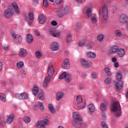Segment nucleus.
I'll list each match as a JSON object with an SVG mask.
<instances>
[{"label":"nucleus","instance_id":"49530a36","mask_svg":"<svg viewBox=\"0 0 128 128\" xmlns=\"http://www.w3.org/2000/svg\"><path fill=\"white\" fill-rule=\"evenodd\" d=\"M92 42H90L87 44V50H90L92 48Z\"/></svg>","mask_w":128,"mask_h":128},{"label":"nucleus","instance_id":"a19ab883","mask_svg":"<svg viewBox=\"0 0 128 128\" xmlns=\"http://www.w3.org/2000/svg\"><path fill=\"white\" fill-rule=\"evenodd\" d=\"M17 68H22L24 66V62H20L16 64Z\"/></svg>","mask_w":128,"mask_h":128},{"label":"nucleus","instance_id":"ddd939ff","mask_svg":"<svg viewBox=\"0 0 128 128\" xmlns=\"http://www.w3.org/2000/svg\"><path fill=\"white\" fill-rule=\"evenodd\" d=\"M124 49L120 48L117 51L116 56L118 58H122L124 56Z\"/></svg>","mask_w":128,"mask_h":128},{"label":"nucleus","instance_id":"09e8293b","mask_svg":"<svg viewBox=\"0 0 128 128\" xmlns=\"http://www.w3.org/2000/svg\"><path fill=\"white\" fill-rule=\"evenodd\" d=\"M43 5L44 8H48V0H44Z\"/></svg>","mask_w":128,"mask_h":128},{"label":"nucleus","instance_id":"412c9836","mask_svg":"<svg viewBox=\"0 0 128 128\" xmlns=\"http://www.w3.org/2000/svg\"><path fill=\"white\" fill-rule=\"evenodd\" d=\"M14 120V115L13 114H11L7 119L6 122L10 124H12L13 120Z\"/></svg>","mask_w":128,"mask_h":128},{"label":"nucleus","instance_id":"1a4fd4ad","mask_svg":"<svg viewBox=\"0 0 128 128\" xmlns=\"http://www.w3.org/2000/svg\"><path fill=\"white\" fill-rule=\"evenodd\" d=\"M11 36L15 40H16L18 44H20L22 42V37L21 36L16 35L14 33H12Z\"/></svg>","mask_w":128,"mask_h":128},{"label":"nucleus","instance_id":"393cba45","mask_svg":"<svg viewBox=\"0 0 128 128\" xmlns=\"http://www.w3.org/2000/svg\"><path fill=\"white\" fill-rule=\"evenodd\" d=\"M96 55L94 52H87V56H88L90 58H94Z\"/></svg>","mask_w":128,"mask_h":128},{"label":"nucleus","instance_id":"c85d7f7f","mask_svg":"<svg viewBox=\"0 0 128 128\" xmlns=\"http://www.w3.org/2000/svg\"><path fill=\"white\" fill-rule=\"evenodd\" d=\"M48 108L52 114H56V110H54V106L52 104H48Z\"/></svg>","mask_w":128,"mask_h":128},{"label":"nucleus","instance_id":"9d476101","mask_svg":"<svg viewBox=\"0 0 128 128\" xmlns=\"http://www.w3.org/2000/svg\"><path fill=\"white\" fill-rule=\"evenodd\" d=\"M38 20L40 24H45L46 22V17L44 14H40L38 17Z\"/></svg>","mask_w":128,"mask_h":128},{"label":"nucleus","instance_id":"603ef678","mask_svg":"<svg viewBox=\"0 0 128 128\" xmlns=\"http://www.w3.org/2000/svg\"><path fill=\"white\" fill-rule=\"evenodd\" d=\"M20 74H21L22 76H23V78L26 76V72H24V70H21Z\"/></svg>","mask_w":128,"mask_h":128},{"label":"nucleus","instance_id":"dca6fc26","mask_svg":"<svg viewBox=\"0 0 128 128\" xmlns=\"http://www.w3.org/2000/svg\"><path fill=\"white\" fill-rule=\"evenodd\" d=\"M118 50V46H114L110 48V54H116V52L117 53Z\"/></svg>","mask_w":128,"mask_h":128},{"label":"nucleus","instance_id":"6e6d98bb","mask_svg":"<svg viewBox=\"0 0 128 128\" xmlns=\"http://www.w3.org/2000/svg\"><path fill=\"white\" fill-rule=\"evenodd\" d=\"M55 2L56 4H60L62 2V0H56Z\"/></svg>","mask_w":128,"mask_h":128},{"label":"nucleus","instance_id":"a211bd4d","mask_svg":"<svg viewBox=\"0 0 128 128\" xmlns=\"http://www.w3.org/2000/svg\"><path fill=\"white\" fill-rule=\"evenodd\" d=\"M64 92H58L56 93V100H60L62 98H64Z\"/></svg>","mask_w":128,"mask_h":128},{"label":"nucleus","instance_id":"72a5a7b5","mask_svg":"<svg viewBox=\"0 0 128 128\" xmlns=\"http://www.w3.org/2000/svg\"><path fill=\"white\" fill-rule=\"evenodd\" d=\"M104 72L108 76H112V72H110V70L108 68V67H106L104 68Z\"/></svg>","mask_w":128,"mask_h":128},{"label":"nucleus","instance_id":"f257e3e1","mask_svg":"<svg viewBox=\"0 0 128 128\" xmlns=\"http://www.w3.org/2000/svg\"><path fill=\"white\" fill-rule=\"evenodd\" d=\"M110 110L112 112H114V115L117 118H120L122 116V106L120 102L118 101H116L112 102Z\"/></svg>","mask_w":128,"mask_h":128},{"label":"nucleus","instance_id":"c03bdc74","mask_svg":"<svg viewBox=\"0 0 128 128\" xmlns=\"http://www.w3.org/2000/svg\"><path fill=\"white\" fill-rule=\"evenodd\" d=\"M38 106L40 110H44V104L40 102H38Z\"/></svg>","mask_w":128,"mask_h":128},{"label":"nucleus","instance_id":"e433bc0d","mask_svg":"<svg viewBox=\"0 0 128 128\" xmlns=\"http://www.w3.org/2000/svg\"><path fill=\"white\" fill-rule=\"evenodd\" d=\"M100 108L102 112H104L106 110V106L104 103L100 104Z\"/></svg>","mask_w":128,"mask_h":128},{"label":"nucleus","instance_id":"b1692460","mask_svg":"<svg viewBox=\"0 0 128 128\" xmlns=\"http://www.w3.org/2000/svg\"><path fill=\"white\" fill-rule=\"evenodd\" d=\"M32 42H34V38L32 37V36L28 34L27 35V42H28V44H32Z\"/></svg>","mask_w":128,"mask_h":128},{"label":"nucleus","instance_id":"3c124183","mask_svg":"<svg viewBox=\"0 0 128 128\" xmlns=\"http://www.w3.org/2000/svg\"><path fill=\"white\" fill-rule=\"evenodd\" d=\"M28 18L30 20H34V14L32 13L28 14Z\"/></svg>","mask_w":128,"mask_h":128},{"label":"nucleus","instance_id":"f704fd0d","mask_svg":"<svg viewBox=\"0 0 128 128\" xmlns=\"http://www.w3.org/2000/svg\"><path fill=\"white\" fill-rule=\"evenodd\" d=\"M82 96L78 95L76 98V102H77L78 104H82Z\"/></svg>","mask_w":128,"mask_h":128},{"label":"nucleus","instance_id":"37998d69","mask_svg":"<svg viewBox=\"0 0 128 128\" xmlns=\"http://www.w3.org/2000/svg\"><path fill=\"white\" fill-rule=\"evenodd\" d=\"M66 72H63L59 76L60 80H63V78H66Z\"/></svg>","mask_w":128,"mask_h":128},{"label":"nucleus","instance_id":"6e6552de","mask_svg":"<svg viewBox=\"0 0 128 128\" xmlns=\"http://www.w3.org/2000/svg\"><path fill=\"white\" fill-rule=\"evenodd\" d=\"M14 12H12V9L10 8L5 10L4 12V16H5V18H12V16Z\"/></svg>","mask_w":128,"mask_h":128},{"label":"nucleus","instance_id":"69168bd1","mask_svg":"<svg viewBox=\"0 0 128 128\" xmlns=\"http://www.w3.org/2000/svg\"><path fill=\"white\" fill-rule=\"evenodd\" d=\"M78 4H82V0H76Z\"/></svg>","mask_w":128,"mask_h":128},{"label":"nucleus","instance_id":"9b49d317","mask_svg":"<svg viewBox=\"0 0 128 128\" xmlns=\"http://www.w3.org/2000/svg\"><path fill=\"white\" fill-rule=\"evenodd\" d=\"M28 54V52L24 48H21L19 51V56L20 58H24Z\"/></svg>","mask_w":128,"mask_h":128},{"label":"nucleus","instance_id":"052dcab7","mask_svg":"<svg viewBox=\"0 0 128 128\" xmlns=\"http://www.w3.org/2000/svg\"><path fill=\"white\" fill-rule=\"evenodd\" d=\"M82 76L83 78H86V73L83 72L82 74Z\"/></svg>","mask_w":128,"mask_h":128},{"label":"nucleus","instance_id":"ea45409f","mask_svg":"<svg viewBox=\"0 0 128 128\" xmlns=\"http://www.w3.org/2000/svg\"><path fill=\"white\" fill-rule=\"evenodd\" d=\"M35 56L37 58H42V53L38 51L35 52Z\"/></svg>","mask_w":128,"mask_h":128},{"label":"nucleus","instance_id":"4d7b16f0","mask_svg":"<svg viewBox=\"0 0 128 128\" xmlns=\"http://www.w3.org/2000/svg\"><path fill=\"white\" fill-rule=\"evenodd\" d=\"M35 34H36V35L37 36H40V32L38 30H36L35 32Z\"/></svg>","mask_w":128,"mask_h":128},{"label":"nucleus","instance_id":"774afa93","mask_svg":"<svg viewBox=\"0 0 128 128\" xmlns=\"http://www.w3.org/2000/svg\"><path fill=\"white\" fill-rule=\"evenodd\" d=\"M83 128H88V125L84 124L83 125Z\"/></svg>","mask_w":128,"mask_h":128},{"label":"nucleus","instance_id":"4468645a","mask_svg":"<svg viewBox=\"0 0 128 128\" xmlns=\"http://www.w3.org/2000/svg\"><path fill=\"white\" fill-rule=\"evenodd\" d=\"M62 68H63V70H68V68H70V60H68V59H65L64 60Z\"/></svg>","mask_w":128,"mask_h":128},{"label":"nucleus","instance_id":"13d9d810","mask_svg":"<svg viewBox=\"0 0 128 128\" xmlns=\"http://www.w3.org/2000/svg\"><path fill=\"white\" fill-rule=\"evenodd\" d=\"M51 24L52 26H57L58 25V22H56V21H52L51 22Z\"/></svg>","mask_w":128,"mask_h":128},{"label":"nucleus","instance_id":"6ab92c4d","mask_svg":"<svg viewBox=\"0 0 128 128\" xmlns=\"http://www.w3.org/2000/svg\"><path fill=\"white\" fill-rule=\"evenodd\" d=\"M12 6L14 10H15L16 14H20V10L18 9V4H16V2H13L12 3Z\"/></svg>","mask_w":128,"mask_h":128},{"label":"nucleus","instance_id":"f3484780","mask_svg":"<svg viewBox=\"0 0 128 128\" xmlns=\"http://www.w3.org/2000/svg\"><path fill=\"white\" fill-rule=\"evenodd\" d=\"M51 50H52L53 52L58 50V44L56 42H53L51 44Z\"/></svg>","mask_w":128,"mask_h":128},{"label":"nucleus","instance_id":"de8ad7c7","mask_svg":"<svg viewBox=\"0 0 128 128\" xmlns=\"http://www.w3.org/2000/svg\"><path fill=\"white\" fill-rule=\"evenodd\" d=\"M92 24H96V18L94 16H92L90 18Z\"/></svg>","mask_w":128,"mask_h":128},{"label":"nucleus","instance_id":"e2e57ef3","mask_svg":"<svg viewBox=\"0 0 128 128\" xmlns=\"http://www.w3.org/2000/svg\"><path fill=\"white\" fill-rule=\"evenodd\" d=\"M76 28H80L82 26V24H80V23H78L76 24Z\"/></svg>","mask_w":128,"mask_h":128},{"label":"nucleus","instance_id":"39448f33","mask_svg":"<svg viewBox=\"0 0 128 128\" xmlns=\"http://www.w3.org/2000/svg\"><path fill=\"white\" fill-rule=\"evenodd\" d=\"M102 14L104 20L106 22V20H108V8L106 4L102 6Z\"/></svg>","mask_w":128,"mask_h":128},{"label":"nucleus","instance_id":"338daca9","mask_svg":"<svg viewBox=\"0 0 128 128\" xmlns=\"http://www.w3.org/2000/svg\"><path fill=\"white\" fill-rule=\"evenodd\" d=\"M106 114H103L102 116V119L104 120H106Z\"/></svg>","mask_w":128,"mask_h":128},{"label":"nucleus","instance_id":"423d86ee","mask_svg":"<svg viewBox=\"0 0 128 128\" xmlns=\"http://www.w3.org/2000/svg\"><path fill=\"white\" fill-rule=\"evenodd\" d=\"M49 34L50 36L54 38H58L60 36V31L54 28L50 29L49 30Z\"/></svg>","mask_w":128,"mask_h":128},{"label":"nucleus","instance_id":"2eb2a0df","mask_svg":"<svg viewBox=\"0 0 128 128\" xmlns=\"http://www.w3.org/2000/svg\"><path fill=\"white\" fill-rule=\"evenodd\" d=\"M80 63L82 66H84V68H88L90 67V63H88V62L84 59H82L80 61Z\"/></svg>","mask_w":128,"mask_h":128},{"label":"nucleus","instance_id":"4c0bfd02","mask_svg":"<svg viewBox=\"0 0 128 128\" xmlns=\"http://www.w3.org/2000/svg\"><path fill=\"white\" fill-rule=\"evenodd\" d=\"M72 40V34H68L67 36V38H66V42L67 44H70V41Z\"/></svg>","mask_w":128,"mask_h":128},{"label":"nucleus","instance_id":"473e14b6","mask_svg":"<svg viewBox=\"0 0 128 128\" xmlns=\"http://www.w3.org/2000/svg\"><path fill=\"white\" fill-rule=\"evenodd\" d=\"M38 92V86H35L32 88V94L34 96H36Z\"/></svg>","mask_w":128,"mask_h":128},{"label":"nucleus","instance_id":"c756f323","mask_svg":"<svg viewBox=\"0 0 128 128\" xmlns=\"http://www.w3.org/2000/svg\"><path fill=\"white\" fill-rule=\"evenodd\" d=\"M115 35L116 38H120L122 36V33L120 30H116L115 31Z\"/></svg>","mask_w":128,"mask_h":128},{"label":"nucleus","instance_id":"5fc2aeb1","mask_svg":"<svg viewBox=\"0 0 128 128\" xmlns=\"http://www.w3.org/2000/svg\"><path fill=\"white\" fill-rule=\"evenodd\" d=\"M92 78H96V73L92 72L91 74Z\"/></svg>","mask_w":128,"mask_h":128},{"label":"nucleus","instance_id":"a18cd8bd","mask_svg":"<svg viewBox=\"0 0 128 128\" xmlns=\"http://www.w3.org/2000/svg\"><path fill=\"white\" fill-rule=\"evenodd\" d=\"M104 35L100 34L98 36L97 39L98 42H102V40H104Z\"/></svg>","mask_w":128,"mask_h":128},{"label":"nucleus","instance_id":"bb28decb","mask_svg":"<svg viewBox=\"0 0 128 128\" xmlns=\"http://www.w3.org/2000/svg\"><path fill=\"white\" fill-rule=\"evenodd\" d=\"M68 7L66 6L60 13V16H64V14H68Z\"/></svg>","mask_w":128,"mask_h":128},{"label":"nucleus","instance_id":"f8f14e48","mask_svg":"<svg viewBox=\"0 0 128 128\" xmlns=\"http://www.w3.org/2000/svg\"><path fill=\"white\" fill-rule=\"evenodd\" d=\"M128 20V17L126 15L122 14L120 16V22L122 24H126Z\"/></svg>","mask_w":128,"mask_h":128},{"label":"nucleus","instance_id":"cd10ccee","mask_svg":"<svg viewBox=\"0 0 128 128\" xmlns=\"http://www.w3.org/2000/svg\"><path fill=\"white\" fill-rule=\"evenodd\" d=\"M39 100H42L44 99V92L41 91L40 92L38 95Z\"/></svg>","mask_w":128,"mask_h":128},{"label":"nucleus","instance_id":"2f4dec72","mask_svg":"<svg viewBox=\"0 0 128 128\" xmlns=\"http://www.w3.org/2000/svg\"><path fill=\"white\" fill-rule=\"evenodd\" d=\"M104 82L106 84H112V78L108 77L105 79Z\"/></svg>","mask_w":128,"mask_h":128},{"label":"nucleus","instance_id":"864d4df0","mask_svg":"<svg viewBox=\"0 0 128 128\" xmlns=\"http://www.w3.org/2000/svg\"><path fill=\"white\" fill-rule=\"evenodd\" d=\"M78 104V106H80V108H84V106H86V102H84L82 104L81 103Z\"/></svg>","mask_w":128,"mask_h":128},{"label":"nucleus","instance_id":"0e129e2a","mask_svg":"<svg viewBox=\"0 0 128 128\" xmlns=\"http://www.w3.org/2000/svg\"><path fill=\"white\" fill-rule=\"evenodd\" d=\"M114 66L115 68H118L119 66V64L118 62H115Z\"/></svg>","mask_w":128,"mask_h":128},{"label":"nucleus","instance_id":"680f3d73","mask_svg":"<svg viewBox=\"0 0 128 128\" xmlns=\"http://www.w3.org/2000/svg\"><path fill=\"white\" fill-rule=\"evenodd\" d=\"M3 48L4 50H8V46H4Z\"/></svg>","mask_w":128,"mask_h":128},{"label":"nucleus","instance_id":"f03ea898","mask_svg":"<svg viewBox=\"0 0 128 128\" xmlns=\"http://www.w3.org/2000/svg\"><path fill=\"white\" fill-rule=\"evenodd\" d=\"M47 73L48 76L46 77L43 82V88H48V85L50 80V76H52L54 74V68L52 66V64H48Z\"/></svg>","mask_w":128,"mask_h":128},{"label":"nucleus","instance_id":"bf43d9fd","mask_svg":"<svg viewBox=\"0 0 128 128\" xmlns=\"http://www.w3.org/2000/svg\"><path fill=\"white\" fill-rule=\"evenodd\" d=\"M112 62H116L118 60L116 59V58L114 57L112 58Z\"/></svg>","mask_w":128,"mask_h":128},{"label":"nucleus","instance_id":"8fccbe9b","mask_svg":"<svg viewBox=\"0 0 128 128\" xmlns=\"http://www.w3.org/2000/svg\"><path fill=\"white\" fill-rule=\"evenodd\" d=\"M102 128H108V124L104 122H102Z\"/></svg>","mask_w":128,"mask_h":128},{"label":"nucleus","instance_id":"7ed1b4c3","mask_svg":"<svg viewBox=\"0 0 128 128\" xmlns=\"http://www.w3.org/2000/svg\"><path fill=\"white\" fill-rule=\"evenodd\" d=\"M72 118L74 120L72 122V126L76 128H80L82 124V118L78 114V112H74L73 113Z\"/></svg>","mask_w":128,"mask_h":128},{"label":"nucleus","instance_id":"58836bf2","mask_svg":"<svg viewBox=\"0 0 128 128\" xmlns=\"http://www.w3.org/2000/svg\"><path fill=\"white\" fill-rule=\"evenodd\" d=\"M84 44H86V40H83L81 42H78V46L80 48H82V46H84Z\"/></svg>","mask_w":128,"mask_h":128},{"label":"nucleus","instance_id":"0eeeda50","mask_svg":"<svg viewBox=\"0 0 128 128\" xmlns=\"http://www.w3.org/2000/svg\"><path fill=\"white\" fill-rule=\"evenodd\" d=\"M15 98L18 100H28V96L26 92H22L20 94H18L15 95Z\"/></svg>","mask_w":128,"mask_h":128},{"label":"nucleus","instance_id":"4be33fe9","mask_svg":"<svg viewBox=\"0 0 128 128\" xmlns=\"http://www.w3.org/2000/svg\"><path fill=\"white\" fill-rule=\"evenodd\" d=\"M88 108L90 112H94L96 110V107L94 106V105L92 104H91L88 106Z\"/></svg>","mask_w":128,"mask_h":128},{"label":"nucleus","instance_id":"5701e85b","mask_svg":"<svg viewBox=\"0 0 128 128\" xmlns=\"http://www.w3.org/2000/svg\"><path fill=\"white\" fill-rule=\"evenodd\" d=\"M65 80L66 82H70L72 80V75L70 74H66L65 76Z\"/></svg>","mask_w":128,"mask_h":128},{"label":"nucleus","instance_id":"aec40b11","mask_svg":"<svg viewBox=\"0 0 128 128\" xmlns=\"http://www.w3.org/2000/svg\"><path fill=\"white\" fill-rule=\"evenodd\" d=\"M116 86L118 90H122L124 86V82L122 80H119L116 84Z\"/></svg>","mask_w":128,"mask_h":128},{"label":"nucleus","instance_id":"a878e982","mask_svg":"<svg viewBox=\"0 0 128 128\" xmlns=\"http://www.w3.org/2000/svg\"><path fill=\"white\" fill-rule=\"evenodd\" d=\"M122 72L118 71L117 72V76H116V80H118V82H120V80H122Z\"/></svg>","mask_w":128,"mask_h":128},{"label":"nucleus","instance_id":"7c9ffc66","mask_svg":"<svg viewBox=\"0 0 128 128\" xmlns=\"http://www.w3.org/2000/svg\"><path fill=\"white\" fill-rule=\"evenodd\" d=\"M0 100H2L3 102H6V94L4 93L0 94Z\"/></svg>","mask_w":128,"mask_h":128},{"label":"nucleus","instance_id":"20e7f679","mask_svg":"<svg viewBox=\"0 0 128 128\" xmlns=\"http://www.w3.org/2000/svg\"><path fill=\"white\" fill-rule=\"evenodd\" d=\"M48 124V120L45 119L44 120L38 121L36 124V128H44V126Z\"/></svg>","mask_w":128,"mask_h":128},{"label":"nucleus","instance_id":"c9c22d12","mask_svg":"<svg viewBox=\"0 0 128 128\" xmlns=\"http://www.w3.org/2000/svg\"><path fill=\"white\" fill-rule=\"evenodd\" d=\"M23 120H24V122L26 124H30V117L28 116L24 117L23 118Z\"/></svg>","mask_w":128,"mask_h":128},{"label":"nucleus","instance_id":"79ce46f5","mask_svg":"<svg viewBox=\"0 0 128 128\" xmlns=\"http://www.w3.org/2000/svg\"><path fill=\"white\" fill-rule=\"evenodd\" d=\"M92 9L89 8L87 10L86 14H87V16L88 18H90V16H92Z\"/></svg>","mask_w":128,"mask_h":128}]
</instances>
